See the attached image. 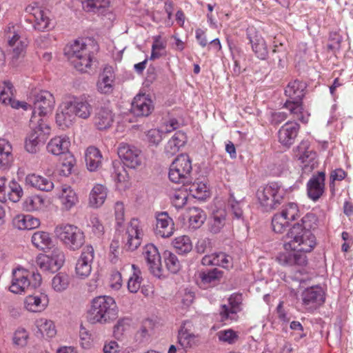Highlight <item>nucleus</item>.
<instances>
[{
	"label": "nucleus",
	"instance_id": "obj_23",
	"mask_svg": "<svg viewBox=\"0 0 353 353\" xmlns=\"http://www.w3.org/2000/svg\"><path fill=\"white\" fill-rule=\"evenodd\" d=\"M153 110V103L145 94H137L132 102L131 111L137 117H148Z\"/></svg>",
	"mask_w": 353,
	"mask_h": 353
},
{
	"label": "nucleus",
	"instance_id": "obj_56",
	"mask_svg": "<svg viewBox=\"0 0 353 353\" xmlns=\"http://www.w3.org/2000/svg\"><path fill=\"white\" fill-rule=\"evenodd\" d=\"M285 57L286 52L283 50L282 45L279 46H275L271 53L270 62L279 68H283Z\"/></svg>",
	"mask_w": 353,
	"mask_h": 353
},
{
	"label": "nucleus",
	"instance_id": "obj_37",
	"mask_svg": "<svg viewBox=\"0 0 353 353\" xmlns=\"http://www.w3.org/2000/svg\"><path fill=\"white\" fill-rule=\"evenodd\" d=\"M283 107L290 111L294 119L303 123L308 122L310 114L304 110L302 101L287 100Z\"/></svg>",
	"mask_w": 353,
	"mask_h": 353
},
{
	"label": "nucleus",
	"instance_id": "obj_27",
	"mask_svg": "<svg viewBox=\"0 0 353 353\" xmlns=\"http://www.w3.org/2000/svg\"><path fill=\"white\" fill-rule=\"evenodd\" d=\"M48 304V296L45 294L29 295L25 298L24 307L29 312H41Z\"/></svg>",
	"mask_w": 353,
	"mask_h": 353
},
{
	"label": "nucleus",
	"instance_id": "obj_48",
	"mask_svg": "<svg viewBox=\"0 0 353 353\" xmlns=\"http://www.w3.org/2000/svg\"><path fill=\"white\" fill-rule=\"evenodd\" d=\"M34 246L40 250L50 248L52 245V239L48 232L38 231L34 232L31 239Z\"/></svg>",
	"mask_w": 353,
	"mask_h": 353
},
{
	"label": "nucleus",
	"instance_id": "obj_47",
	"mask_svg": "<svg viewBox=\"0 0 353 353\" xmlns=\"http://www.w3.org/2000/svg\"><path fill=\"white\" fill-rule=\"evenodd\" d=\"M188 212L190 225L193 228H200L206 219L205 212L199 208H189Z\"/></svg>",
	"mask_w": 353,
	"mask_h": 353
},
{
	"label": "nucleus",
	"instance_id": "obj_7",
	"mask_svg": "<svg viewBox=\"0 0 353 353\" xmlns=\"http://www.w3.org/2000/svg\"><path fill=\"white\" fill-rule=\"evenodd\" d=\"M33 112L31 118L35 117L41 122H47L44 117L52 113L55 100L52 93L47 90H41L33 93L30 97Z\"/></svg>",
	"mask_w": 353,
	"mask_h": 353
},
{
	"label": "nucleus",
	"instance_id": "obj_9",
	"mask_svg": "<svg viewBox=\"0 0 353 353\" xmlns=\"http://www.w3.org/2000/svg\"><path fill=\"white\" fill-rule=\"evenodd\" d=\"M26 12L30 15V21H33V28L38 31H45L50 28V18L48 11L38 6L36 3L28 5Z\"/></svg>",
	"mask_w": 353,
	"mask_h": 353
},
{
	"label": "nucleus",
	"instance_id": "obj_19",
	"mask_svg": "<svg viewBox=\"0 0 353 353\" xmlns=\"http://www.w3.org/2000/svg\"><path fill=\"white\" fill-rule=\"evenodd\" d=\"M115 74L112 67L106 65L99 75L97 82V91L103 94L112 93L114 88Z\"/></svg>",
	"mask_w": 353,
	"mask_h": 353
},
{
	"label": "nucleus",
	"instance_id": "obj_39",
	"mask_svg": "<svg viewBox=\"0 0 353 353\" xmlns=\"http://www.w3.org/2000/svg\"><path fill=\"white\" fill-rule=\"evenodd\" d=\"M185 134L181 131L176 132L165 145L164 152L165 154L168 157L174 156L185 145Z\"/></svg>",
	"mask_w": 353,
	"mask_h": 353
},
{
	"label": "nucleus",
	"instance_id": "obj_4",
	"mask_svg": "<svg viewBox=\"0 0 353 353\" xmlns=\"http://www.w3.org/2000/svg\"><path fill=\"white\" fill-rule=\"evenodd\" d=\"M30 127L31 131L25 141V148L27 152L35 154L39 150V145L43 143L50 133V128L47 122H41L34 117L30 118Z\"/></svg>",
	"mask_w": 353,
	"mask_h": 353
},
{
	"label": "nucleus",
	"instance_id": "obj_17",
	"mask_svg": "<svg viewBox=\"0 0 353 353\" xmlns=\"http://www.w3.org/2000/svg\"><path fill=\"white\" fill-rule=\"evenodd\" d=\"M299 130L300 125L296 122H286L278 131L279 142L287 148H290L294 143Z\"/></svg>",
	"mask_w": 353,
	"mask_h": 353
},
{
	"label": "nucleus",
	"instance_id": "obj_49",
	"mask_svg": "<svg viewBox=\"0 0 353 353\" xmlns=\"http://www.w3.org/2000/svg\"><path fill=\"white\" fill-rule=\"evenodd\" d=\"M114 172L112 177L115 182L120 185L121 188H126L128 183V174L124 166L120 163H113Z\"/></svg>",
	"mask_w": 353,
	"mask_h": 353
},
{
	"label": "nucleus",
	"instance_id": "obj_33",
	"mask_svg": "<svg viewBox=\"0 0 353 353\" xmlns=\"http://www.w3.org/2000/svg\"><path fill=\"white\" fill-rule=\"evenodd\" d=\"M62 208L65 210H70L79 202V198L75 191L69 185L61 186L59 194Z\"/></svg>",
	"mask_w": 353,
	"mask_h": 353
},
{
	"label": "nucleus",
	"instance_id": "obj_57",
	"mask_svg": "<svg viewBox=\"0 0 353 353\" xmlns=\"http://www.w3.org/2000/svg\"><path fill=\"white\" fill-rule=\"evenodd\" d=\"M69 276L64 273H59L52 280V286L57 292L65 290L69 285Z\"/></svg>",
	"mask_w": 353,
	"mask_h": 353
},
{
	"label": "nucleus",
	"instance_id": "obj_64",
	"mask_svg": "<svg viewBox=\"0 0 353 353\" xmlns=\"http://www.w3.org/2000/svg\"><path fill=\"white\" fill-rule=\"evenodd\" d=\"M81 4L86 12H95L96 10L105 8L108 6L107 0H82Z\"/></svg>",
	"mask_w": 353,
	"mask_h": 353
},
{
	"label": "nucleus",
	"instance_id": "obj_16",
	"mask_svg": "<svg viewBox=\"0 0 353 353\" xmlns=\"http://www.w3.org/2000/svg\"><path fill=\"white\" fill-rule=\"evenodd\" d=\"M30 288V273L24 269L14 270L9 290L14 294H21L26 292Z\"/></svg>",
	"mask_w": 353,
	"mask_h": 353
},
{
	"label": "nucleus",
	"instance_id": "obj_32",
	"mask_svg": "<svg viewBox=\"0 0 353 353\" xmlns=\"http://www.w3.org/2000/svg\"><path fill=\"white\" fill-rule=\"evenodd\" d=\"M25 181L26 185L41 191L49 192L54 188V183L50 178L36 174H28Z\"/></svg>",
	"mask_w": 353,
	"mask_h": 353
},
{
	"label": "nucleus",
	"instance_id": "obj_40",
	"mask_svg": "<svg viewBox=\"0 0 353 353\" xmlns=\"http://www.w3.org/2000/svg\"><path fill=\"white\" fill-rule=\"evenodd\" d=\"M107 188L101 184H96L89 194V205L97 208L101 206L107 198Z\"/></svg>",
	"mask_w": 353,
	"mask_h": 353
},
{
	"label": "nucleus",
	"instance_id": "obj_5",
	"mask_svg": "<svg viewBox=\"0 0 353 353\" xmlns=\"http://www.w3.org/2000/svg\"><path fill=\"white\" fill-rule=\"evenodd\" d=\"M290 240L285 244L299 253L310 252L316 245V237L312 232H303L299 225H293L289 234Z\"/></svg>",
	"mask_w": 353,
	"mask_h": 353
},
{
	"label": "nucleus",
	"instance_id": "obj_51",
	"mask_svg": "<svg viewBox=\"0 0 353 353\" xmlns=\"http://www.w3.org/2000/svg\"><path fill=\"white\" fill-rule=\"evenodd\" d=\"M132 268L133 273L128 279V289L131 293H137L140 289L143 279L140 270L135 265H132Z\"/></svg>",
	"mask_w": 353,
	"mask_h": 353
},
{
	"label": "nucleus",
	"instance_id": "obj_29",
	"mask_svg": "<svg viewBox=\"0 0 353 353\" xmlns=\"http://www.w3.org/2000/svg\"><path fill=\"white\" fill-rule=\"evenodd\" d=\"M200 286L207 289L218 285L223 277V272L214 268L208 270L201 271L199 274Z\"/></svg>",
	"mask_w": 353,
	"mask_h": 353
},
{
	"label": "nucleus",
	"instance_id": "obj_54",
	"mask_svg": "<svg viewBox=\"0 0 353 353\" xmlns=\"http://www.w3.org/2000/svg\"><path fill=\"white\" fill-rule=\"evenodd\" d=\"M45 207V200L39 195H34L26 199L23 208L27 211L41 210Z\"/></svg>",
	"mask_w": 353,
	"mask_h": 353
},
{
	"label": "nucleus",
	"instance_id": "obj_22",
	"mask_svg": "<svg viewBox=\"0 0 353 353\" xmlns=\"http://www.w3.org/2000/svg\"><path fill=\"white\" fill-rule=\"evenodd\" d=\"M192 327V324L190 321H185L179 330L178 342L185 351L199 343L198 336L191 332Z\"/></svg>",
	"mask_w": 353,
	"mask_h": 353
},
{
	"label": "nucleus",
	"instance_id": "obj_38",
	"mask_svg": "<svg viewBox=\"0 0 353 353\" xmlns=\"http://www.w3.org/2000/svg\"><path fill=\"white\" fill-rule=\"evenodd\" d=\"M85 163L87 168L90 172L97 171L102 164V154L100 150L94 147H88L85 151Z\"/></svg>",
	"mask_w": 353,
	"mask_h": 353
},
{
	"label": "nucleus",
	"instance_id": "obj_44",
	"mask_svg": "<svg viewBox=\"0 0 353 353\" xmlns=\"http://www.w3.org/2000/svg\"><path fill=\"white\" fill-rule=\"evenodd\" d=\"M295 156L302 163L312 162L316 157V154L310 148L307 141H302L296 148Z\"/></svg>",
	"mask_w": 353,
	"mask_h": 353
},
{
	"label": "nucleus",
	"instance_id": "obj_3",
	"mask_svg": "<svg viewBox=\"0 0 353 353\" xmlns=\"http://www.w3.org/2000/svg\"><path fill=\"white\" fill-rule=\"evenodd\" d=\"M284 192L278 183H270L261 187L256 192L260 205L268 212L276 208L283 199Z\"/></svg>",
	"mask_w": 353,
	"mask_h": 353
},
{
	"label": "nucleus",
	"instance_id": "obj_12",
	"mask_svg": "<svg viewBox=\"0 0 353 353\" xmlns=\"http://www.w3.org/2000/svg\"><path fill=\"white\" fill-rule=\"evenodd\" d=\"M117 153L123 164L128 168H136L141 164V152L134 145L121 143L119 144Z\"/></svg>",
	"mask_w": 353,
	"mask_h": 353
},
{
	"label": "nucleus",
	"instance_id": "obj_60",
	"mask_svg": "<svg viewBox=\"0 0 353 353\" xmlns=\"http://www.w3.org/2000/svg\"><path fill=\"white\" fill-rule=\"evenodd\" d=\"M290 222L281 214H276L272 220L273 230L276 233H283L288 228Z\"/></svg>",
	"mask_w": 353,
	"mask_h": 353
},
{
	"label": "nucleus",
	"instance_id": "obj_62",
	"mask_svg": "<svg viewBox=\"0 0 353 353\" xmlns=\"http://www.w3.org/2000/svg\"><path fill=\"white\" fill-rule=\"evenodd\" d=\"M286 219L290 222L295 220L299 216V210L297 204L289 203L283 207L280 212Z\"/></svg>",
	"mask_w": 353,
	"mask_h": 353
},
{
	"label": "nucleus",
	"instance_id": "obj_59",
	"mask_svg": "<svg viewBox=\"0 0 353 353\" xmlns=\"http://www.w3.org/2000/svg\"><path fill=\"white\" fill-rule=\"evenodd\" d=\"M36 263L43 272H55L58 270L57 268H54L53 262L50 261V258L47 254H39L37 257Z\"/></svg>",
	"mask_w": 353,
	"mask_h": 353
},
{
	"label": "nucleus",
	"instance_id": "obj_6",
	"mask_svg": "<svg viewBox=\"0 0 353 353\" xmlns=\"http://www.w3.org/2000/svg\"><path fill=\"white\" fill-rule=\"evenodd\" d=\"M55 234L59 239L70 250L80 249L85 243L83 232L77 226L70 224L60 225L56 227Z\"/></svg>",
	"mask_w": 353,
	"mask_h": 353
},
{
	"label": "nucleus",
	"instance_id": "obj_46",
	"mask_svg": "<svg viewBox=\"0 0 353 353\" xmlns=\"http://www.w3.org/2000/svg\"><path fill=\"white\" fill-rule=\"evenodd\" d=\"M35 325L43 336L52 338L57 334L55 325L51 320L40 318L35 321Z\"/></svg>",
	"mask_w": 353,
	"mask_h": 353
},
{
	"label": "nucleus",
	"instance_id": "obj_11",
	"mask_svg": "<svg viewBox=\"0 0 353 353\" xmlns=\"http://www.w3.org/2000/svg\"><path fill=\"white\" fill-rule=\"evenodd\" d=\"M142 255L150 272L158 278L163 276L161 256L157 248L152 243L147 244L143 247Z\"/></svg>",
	"mask_w": 353,
	"mask_h": 353
},
{
	"label": "nucleus",
	"instance_id": "obj_30",
	"mask_svg": "<svg viewBox=\"0 0 353 353\" xmlns=\"http://www.w3.org/2000/svg\"><path fill=\"white\" fill-rule=\"evenodd\" d=\"M114 121V116L112 110L105 106H101L97 109L94 117V123L97 129L105 130L110 128Z\"/></svg>",
	"mask_w": 353,
	"mask_h": 353
},
{
	"label": "nucleus",
	"instance_id": "obj_14",
	"mask_svg": "<svg viewBox=\"0 0 353 353\" xmlns=\"http://www.w3.org/2000/svg\"><path fill=\"white\" fill-rule=\"evenodd\" d=\"M241 297L238 294H233L228 299V304L222 305L219 310V315L222 322H232L236 321L238 312L241 311Z\"/></svg>",
	"mask_w": 353,
	"mask_h": 353
},
{
	"label": "nucleus",
	"instance_id": "obj_8",
	"mask_svg": "<svg viewBox=\"0 0 353 353\" xmlns=\"http://www.w3.org/2000/svg\"><path fill=\"white\" fill-rule=\"evenodd\" d=\"M192 161L186 154L179 155L171 163L169 169V179L174 183L188 182L192 172Z\"/></svg>",
	"mask_w": 353,
	"mask_h": 353
},
{
	"label": "nucleus",
	"instance_id": "obj_28",
	"mask_svg": "<svg viewBox=\"0 0 353 353\" xmlns=\"http://www.w3.org/2000/svg\"><path fill=\"white\" fill-rule=\"evenodd\" d=\"M277 261L282 265L304 266L307 264V256L303 253L297 252H284L280 253L276 257Z\"/></svg>",
	"mask_w": 353,
	"mask_h": 353
},
{
	"label": "nucleus",
	"instance_id": "obj_43",
	"mask_svg": "<svg viewBox=\"0 0 353 353\" xmlns=\"http://www.w3.org/2000/svg\"><path fill=\"white\" fill-rule=\"evenodd\" d=\"M13 225L19 230H32L39 226L40 221L32 215L18 214L13 219Z\"/></svg>",
	"mask_w": 353,
	"mask_h": 353
},
{
	"label": "nucleus",
	"instance_id": "obj_34",
	"mask_svg": "<svg viewBox=\"0 0 353 353\" xmlns=\"http://www.w3.org/2000/svg\"><path fill=\"white\" fill-rule=\"evenodd\" d=\"M307 85L305 82L294 80L290 81L285 89V94L291 101H302L305 94Z\"/></svg>",
	"mask_w": 353,
	"mask_h": 353
},
{
	"label": "nucleus",
	"instance_id": "obj_2",
	"mask_svg": "<svg viewBox=\"0 0 353 353\" xmlns=\"http://www.w3.org/2000/svg\"><path fill=\"white\" fill-rule=\"evenodd\" d=\"M64 54L77 70L87 72L91 68L93 56L82 41L76 40L68 44L64 48Z\"/></svg>",
	"mask_w": 353,
	"mask_h": 353
},
{
	"label": "nucleus",
	"instance_id": "obj_31",
	"mask_svg": "<svg viewBox=\"0 0 353 353\" xmlns=\"http://www.w3.org/2000/svg\"><path fill=\"white\" fill-rule=\"evenodd\" d=\"M12 146L9 141L0 138V170L9 169L14 162Z\"/></svg>",
	"mask_w": 353,
	"mask_h": 353
},
{
	"label": "nucleus",
	"instance_id": "obj_13",
	"mask_svg": "<svg viewBox=\"0 0 353 353\" xmlns=\"http://www.w3.org/2000/svg\"><path fill=\"white\" fill-rule=\"evenodd\" d=\"M94 258V250L92 245H85L78 259L75 266V274L80 279L87 278L91 273L92 263Z\"/></svg>",
	"mask_w": 353,
	"mask_h": 353
},
{
	"label": "nucleus",
	"instance_id": "obj_58",
	"mask_svg": "<svg viewBox=\"0 0 353 353\" xmlns=\"http://www.w3.org/2000/svg\"><path fill=\"white\" fill-rule=\"evenodd\" d=\"M219 340L223 343L232 345L239 339V334L232 329L220 330L216 333Z\"/></svg>",
	"mask_w": 353,
	"mask_h": 353
},
{
	"label": "nucleus",
	"instance_id": "obj_21",
	"mask_svg": "<svg viewBox=\"0 0 353 353\" xmlns=\"http://www.w3.org/2000/svg\"><path fill=\"white\" fill-rule=\"evenodd\" d=\"M156 228L157 235L163 238L170 237L174 232V223L168 212H159L156 215Z\"/></svg>",
	"mask_w": 353,
	"mask_h": 353
},
{
	"label": "nucleus",
	"instance_id": "obj_26",
	"mask_svg": "<svg viewBox=\"0 0 353 353\" xmlns=\"http://www.w3.org/2000/svg\"><path fill=\"white\" fill-rule=\"evenodd\" d=\"M70 139L66 136H57L50 140L47 150L53 155H65L69 153Z\"/></svg>",
	"mask_w": 353,
	"mask_h": 353
},
{
	"label": "nucleus",
	"instance_id": "obj_45",
	"mask_svg": "<svg viewBox=\"0 0 353 353\" xmlns=\"http://www.w3.org/2000/svg\"><path fill=\"white\" fill-rule=\"evenodd\" d=\"M243 203L241 201H237L233 194H230L226 208L229 211L233 219L243 220Z\"/></svg>",
	"mask_w": 353,
	"mask_h": 353
},
{
	"label": "nucleus",
	"instance_id": "obj_63",
	"mask_svg": "<svg viewBox=\"0 0 353 353\" xmlns=\"http://www.w3.org/2000/svg\"><path fill=\"white\" fill-rule=\"evenodd\" d=\"M165 48V44L161 41V37L157 36L154 37V42L152 46V53L150 57V60H155L161 57L164 53L163 51Z\"/></svg>",
	"mask_w": 353,
	"mask_h": 353
},
{
	"label": "nucleus",
	"instance_id": "obj_35",
	"mask_svg": "<svg viewBox=\"0 0 353 353\" xmlns=\"http://www.w3.org/2000/svg\"><path fill=\"white\" fill-rule=\"evenodd\" d=\"M15 90L9 81H4L0 83V102L5 105L17 108L19 103L14 99Z\"/></svg>",
	"mask_w": 353,
	"mask_h": 353
},
{
	"label": "nucleus",
	"instance_id": "obj_55",
	"mask_svg": "<svg viewBox=\"0 0 353 353\" xmlns=\"http://www.w3.org/2000/svg\"><path fill=\"white\" fill-rule=\"evenodd\" d=\"M294 225L300 226L303 232H311L317 227V217L313 213H307L301 220V222Z\"/></svg>",
	"mask_w": 353,
	"mask_h": 353
},
{
	"label": "nucleus",
	"instance_id": "obj_53",
	"mask_svg": "<svg viewBox=\"0 0 353 353\" xmlns=\"http://www.w3.org/2000/svg\"><path fill=\"white\" fill-rule=\"evenodd\" d=\"M189 191L193 197L200 200L205 199L209 195L208 188L203 182H194L190 184Z\"/></svg>",
	"mask_w": 353,
	"mask_h": 353
},
{
	"label": "nucleus",
	"instance_id": "obj_36",
	"mask_svg": "<svg viewBox=\"0 0 353 353\" xmlns=\"http://www.w3.org/2000/svg\"><path fill=\"white\" fill-rule=\"evenodd\" d=\"M68 102L75 117L83 119H87L90 117L92 112V107L87 99L74 98L72 101Z\"/></svg>",
	"mask_w": 353,
	"mask_h": 353
},
{
	"label": "nucleus",
	"instance_id": "obj_42",
	"mask_svg": "<svg viewBox=\"0 0 353 353\" xmlns=\"http://www.w3.org/2000/svg\"><path fill=\"white\" fill-rule=\"evenodd\" d=\"M226 214V211L223 209L213 211L209 221V229L211 232L217 234L221 232L225 225Z\"/></svg>",
	"mask_w": 353,
	"mask_h": 353
},
{
	"label": "nucleus",
	"instance_id": "obj_10",
	"mask_svg": "<svg viewBox=\"0 0 353 353\" xmlns=\"http://www.w3.org/2000/svg\"><path fill=\"white\" fill-rule=\"evenodd\" d=\"M143 231L138 219H132L129 223L125 234V246L127 250L134 251L141 244Z\"/></svg>",
	"mask_w": 353,
	"mask_h": 353
},
{
	"label": "nucleus",
	"instance_id": "obj_50",
	"mask_svg": "<svg viewBox=\"0 0 353 353\" xmlns=\"http://www.w3.org/2000/svg\"><path fill=\"white\" fill-rule=\"evenodd\" d=\"M173 246L179 254H186L192 249V243L188 236L183 235L175 238L172 242Z\"/></svg>",
	"mask_w": 353,
	"mask_h": 353
},
{
	"label": "nucleus",
	"instance_id": "obj_41",
	"mask_svg": "<svg viewBox=\"0 0 353 353\" xmlns=\"http://www.w3.org/2000/svg\"><path fill=\"white\" fill-rule=\"evenodd\" d=\"M153 323L151 320L146 319L137 330L134 334V341L139 345H145L150 341Z\"/></svg>",
	"mask_w": 353,
	"mask_h": 353
},
{
	"label": "nucleus",
	"instance_id": "obj_1",
	"mask_svg": "<svg viewBox=\"0 0 353 353\" xmlns=\"http://www.w3.org/2000/svg\"><path fill=\"white\" fill-rule=\"evenodd\" d=\"M118 307L110 296H99L93 299L88 312V319L92 324L105 325L118 317Z\"/></svg>",
	"mask_w": 353,
	"mask_h": 353
},
{
	"label": "nucleus",
	"instance_id": "obj_24",
	"mask_svg": "<svg viewBox=\"0 0 353 353\" xmlns=\"http://www.w3.org/2000/svg\"><path fill=\"white\" fill-rule=\"evenodd\" d=\"M248 39L256 57L261 60L266 59L268 55V50L263 37L254 30H249L248 32Z\"/></svg>",
	"mask_w": 353,
	"mask_h": 353
},
{
	"label": "nucleus",
	"instance_id": "obj_20",
	"mask_svg": "<svg viewBox=\"0 0 353 353\" xmlns=\"http://www.w3.org/2000/svg\"><path fill=\"white\" fill-rule=\"evenodd\" d=\"M8 44L12 48V59L17 60L24 56L26 44L20 39L14 26H8L6 30Z\"/></svg>",
	"mask_w": 353,
	"mask_h": 353
},
{
	"label": "nucleus",
	"instance_id": "obj_15",
	"mask_svg": "<svg viewBox=\"0 0 353 353\" xmlns=\"http://www.w3.org/2000/svg\"><path fill=\"white\" fill-rule=\"evenodd\" d=\"M303 304L309 311H313L325 302L324 292L319 286L305 289L301 294Z\"/></svg>",
	"mask_w": 353,
	"mask_h": 353
},
{
	"label": "nucleus",
	"instance_id": "obj_61",
	"mask_svg": "<svg viewBox=\"0 0 353 353\" xmlns=\"http://www.w3.org/2000/svg\"><path fill=\"white\" fill-rule=\"evenodd\" d=\"M63 157V159L61 162L60 174L63 176H68L72 172V168L75 165L76 160L70 152L66 153V154Z\"/></svg>",
	"mask_w": 353,
	"mask_h": 353
},
{
	"label": "nucleus",
	"instance_id": "obj_18",
	"mask_svg": "<svg viewBox=\"0 0 353 353\" xmlns=\"http://www.w3.org/2000/svg\"><path fill=\"white\" fill-rule=\"evenodd\" d=\"M325 174L319 172L313 175L307 183V193L308 197L313 201H318L325 192Z\"/></svg>",
	"mask_w": 353,
	"mask_h": 353
},
{
	"label": "nucleus",
	"instance_id": "obj_25",
	"mask_svg": "<svg viewBox=\"0 0 353 353\" xmlns=\"http://www.w3.org/2000/svg\"><path fill=\"white\" fill-rule=\"evenodd\" d=\"M75 120L76 117L68 101L60 105L56 114V123L61 128H69Z\"/></svg>",
	"mask_w": 353,
	"mask_h": 353
},
{
	"label": "nucleus",
	"instance_id": "obj_52",
	"mask_svg": "<svg viewBox=\"0 0 353 353\" xmlns=\"http://www.w3.org/2000/svg\"><path fill=\"white\" fill-rule=\"evenodd\" d=\"M163 256L168 271L173 274L179 271L181 268V263L176 254L170 251L165 250L163 254Z\"/></svg>",
	"mask_w": 353,
	"mask_h": 353
}]
</instances>
